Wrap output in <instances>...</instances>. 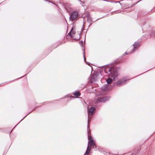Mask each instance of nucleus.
I'll return each instance as SVG.
<instances>
[{"label": "nucleus", "instance_id": "12", "mask_svg": "<svg viewBox=\"0 0 155 155\" xmlns=\"http://www.w3.org/2000/svg\"><path fill=\"white\" fill-rule=\"evenodd\" d=\"M77 35H78V37L76 38H75V39L76 40H78V39H79L80 38V35L78 34Z\"/></svg>", "mask_w": 155, "mask_h": 155}, {"label": "nucleus", "instance_id": "13", "mask_svg": "<svg viewBox=\"0 0 155 155\" xmlns=\"http://www.w3.org/2000/svg\"><path fill=\"white\" fill-rule=\"evenodd\" d=\"M88 20H90V19L89 18V17H88V18H87V21H88Z\"/></svg>", "mask_w": 155, "mask_h": 155}, {"label": "nucleus", "instance_id": "10", "mask_svg": "<svg viewBox=\"0 0 155 155\" xmlns=\"http://www.w3.org/2000/svg\"><path fill=\"white\" fill-rule=\"evenodd\" d=\"M112 81H113V80L111 78H109L107 79V80H106V81H107V84H111V82H112Z\"/></svg>", "mask_w": 155, "mask_h": 155}, {"label": "nucleus", "instance_id": "1", "mask_svg": "<svg viewBox=\"0 0 155 155\" xmlns=\"http://www.w3.org/2000/svg\"><path fill=\"white\" fill-rule=\"evenodd\" d=\"M88 136L89 141L88 142L87 150L84 155H87L90 151L91 147L95 145V143H94V141L91 137V134H89V132H88Z\"/></svg>", "mask_w": 155, "mask_h": 155}, {"label": "nucleus", "instance_id": "3", "mask_svg": "<svg viewBox=\"0 0 155 155\" xmlns=\"http://www.w3.org/2000/svg\"><path fill=\"white\" fill-rule=\"evenodd\" d=\"M78 13L77 12L74 11L70 15L69 20L72 21L76 19L78 17Z\"/></svg>", "mask_w": 155, "mask_h": 155}, {"label": "nucleus", "instance_id": "2", "mask_svg": "<svg viewBox=\"0 0 155 155\" xmlns=\"http://www.w3.org/2000/svg\"><path fill=\"white\" fill-rule=\"evenodd\" d=\"M109 71L110 72V76L113 78V80H114L115 78L118 75L116 69L113 67H111L109 69Z\"/></svg>", "mask_w": 155, "mask_h": 155}, {"label": "nucleus", "instance_id": "14", "mask_svg": "<svg viewBox=\"0 0 155 155\" xmlns=\"http://www.w3.org/2000/svg\"><path fill=\"white\" fill-rule=\"evenodd\" d=\"M84 60L85 61V60H86L85 58V57H84Z\"/></svg>", "mask_w": 155, "mask_h": 155}, {"label": "nucleus", "instance_id": "11", "mask_svg": "<svg viewBox=\"0 0 155 155\" xmlns=\"http://www.w3.org/2000/svg\"><path fill=\"white\" fill-rule=\"evenodd\" d=\"M73 94L75 96H79L80 95V93L78 92H76L73 93Z\"/></svg>", "mask_w": 155, "mask_h": 155}, {"label": "nucleus", "instance_id": "9", "mask_svg": "<svg viewBox=\"0 0 155 155\" xmlns=\"http://www.w3.org/2000/svg\"><path fill=\"white\" fill-rule=\"evenodd\" d=\"M108 85L107 84H105L102 87V90L103 91H106L107 89Z\"/></svg>", "mask_w": 155, "mask_h": 155}, {"label": "nucleus", "instance_id": "4", "mask_svg": "<svg viewBox=\"0 0 155 155\" xmlns=\"http://www.w3.org/2000/svg\"><path fill=\"white\" fill-rule=\"evenodd\" d=\"M95 111V108L94 107H91L90 109L88 111V124L89 121L91 119L90 115H92L94 113Z\"/></svg>", "mask_w": 155, "mask_h": 155}, {"label": "nucleus", "instance_id": "7", "mask_svg": "<svg viewBox=\"0 0 155 155\" xmlns=\"http://www.w3.org/2000/svg\"><path fill=\"white\" fill-rule=\"evenodd\" d=\"M107 100V98L106 97H103L102 98H98V100L96 101V103H98L99 101L101 102H104Z\"/></svg>", "mask_w": 155, "mask_h": 155}, {"label": "nucleus", "instance_id": "6", "mask_svg": "<svg viewBox=\"0 0 155 155\" xmlns=\"http://www.w3.org/2000/svg\"><path fill=\"white\" fill-rule=\"evenodd\" d=\"M140 44L137 42H135L132 46V48H134V49L131 51L129 52V53H131L133 51L135 50L139 46Z\"/></svg>", "mask_w": 155, "mask_h": 155}, {"label": "nucleus", "instance_id": "5", "mask_svg": "<svg viewBox=\"0 0 155 155\" xmlns=\"http://www.w3.org/2000/svg\"><path fill=\"white\" fill-rule=\"evenodd\" d=\"M126 78H124L119 80L117 82V85H120L124 84L125 83Z\"/></svg>", "mask_w": 155, "mask_h": 155}, {"label": "nucleus", "instance_id": "8", "mask_svg": "<svg viewBox=\"0 0 155 155\" xmlns=\"http://www.w3.org/2000/svg\"><path fill=\"white\" fill-rule=\"evenodd\" d=\"M68 35H70L71 37H73L74 35H75V33L73 28H72Z\"/></svg>", "mask_w": 155, "mask_h": 155}]
</instances>
